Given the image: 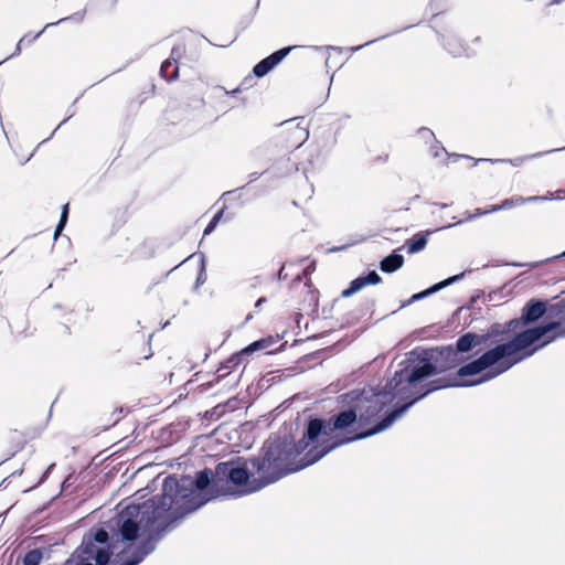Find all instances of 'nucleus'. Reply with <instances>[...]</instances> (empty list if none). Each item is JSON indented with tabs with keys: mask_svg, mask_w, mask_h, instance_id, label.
<instances>
[{
	"mask_svg": "<svg viewBox=\"0 0 565 565\" xmlns=\"http://www.w3.org/2000/svg\"><path fill=\"white\" fill-rule=\"evenodd\" d=\"M559 323L551 322L534 329L525 330L518 334L510 342L499 344L495 348L483 353L479 359L461 366L458 370V376H480L472 381L447 382L437 380L431 382L430 387L420 392L418 384L426 377L437 374L440 369L436 365L437 359L434 352L414 351L407 359V364L396 371L394 376L387 382L383 391L374 394L373 399L366 397L369 405L365 412L360 408L359 417L361 420H369L381 412L386 403L394 398L408 399V403L399 409L392 412L379 425L369 431L361 434H347V428L351 427L358 418L355 411L349 409L341 412L333 420L311 419L307 427V433L296 447L299 451L297 462L301 469L313 465L335 447L356 439L372 436L388 428L417 399L424 397L429 392L448 386H473L490 381L508 371L518 362L531 356L537 348H541L553 340L554 337L545 338L551 331L556 329Z\"/></svg>",
	"mask_w": 565,
	"mask_h": 565,
	"instance_id": "nucleus-1",
	"label": "nucleus"
},
{
	"mask_svg": "<svg viewBox=\"0 0 565 565\" xmlns=\"http://www.w3.org/2000/svg\"><path fill=\"white\" fill-rule=\"evenodd\" d=\"M193 482L190 478H183L181 483L174 477H168L163 481L162 494L157 502H145L142 505H129L118 515V526L122 542H131L141 535L149 536L161 526L175 519L178 514L198 509L204 502L188 504V486ZM190 495L194 491L190 490Z\"/></svg>",
	"mask_w": 565,
	"mask_h": 565,
	"instance_id": "nucleus-2",
	"label": "nucleus"
},
{
	"mask_svg": "<svg viewBox=\"0 0 565 565\" xmlns=\"http://www.w3.org/2000/svg\"><path fill=\"white\" fill-rule=\"evenodd\" d=\"M299 451L289 443L271 441L258 461L256 459L236 462H221L216 467L218 478L227 477L232 484L238 487L235 494L243 495L260 490L281 477L301 470L297 462Z\"/></svg>",
	"mask_w": 565,
	"mask_h": 565,
	"instance_id": "nucleus-3",
	"label": "nucleus"
},
{
	"mask_svg": "<svg viewBox=\"0 0 565 565\" xmlns=\"http://www.w3.org/2000/svg\"><path fill=\"white\" fill-rule=\"evenodd\" d=\"M107 541L108 533L105 530H98L94 535H87L81 547L64 565H107L110 557Z\"/></svg>",
	"mask_w": 565,
	"mask_h": 565,
	"instance_id": "nucleus-4",
	"label": "nucleus"
},
{
	"mask_svg": "<svg viewBox=\"0 0 565 565\" xmlns=\"http://www.w3.org/2000/svg\"><path fill=\"white\" fill-rule=\"evenodd\" d=\"M292 47H284L260 61L258 64L254 66V74L257 77H263L264 75H266L274 66H276L280 61H282L288 55Z\"/></svg>",
	"mask_w": 565,
	"mask_h": 565,
	"instance_id": "nucleus-5",
	"label": "nucleus"
},
{
	"mask_svg": "<svg viewBox=\"0 0 565 565\" xmlns=\"http://www.w3.org/2000/svg\"><path fill=\"white\" fill-rule=\"evenodd\" d=\"M381 281V277L376 271H371L366 276L358 277L351 281L350 287L342 291L343 297H350L353 294L361 290L363 287L367 285H376Z\"/></svg>",
	"mask_w": 565,
	"mask_h": 565,
	"instance_id": "nucleus-6",
	"label": "nucleus"
},
{
	"mask_svg": "<svg viewBox=\"0 0 565 565\" xmlns=\"http://www.w3.org/2000/svg\"><path fill=\"white\" fill-rule=\"evenodd\" d=\"M430 231L419 232L406 242L408 254H415L423 250L427 244Z\"/></svg>",
	"mask_w": 565,
	"mask_h": 565,
	"instance_id": "nucleus-7",
	"label": "nucleus"
},
{
	"mask_svg": "<svg viewBox=\"0 0 565 565\" xmlns=\"http://www.w3.org/2000/svg\"><path fill=\"white\" fill-rule=\"evenodd\" d=\"M404 264V257L398 254H392L387 257H385L381 262V270L384 273H394L397 269H399Z\"/></svg>",
	"mask_w": 565,
	"mask_h": 565,
	"instance_id": "nucleus-8",
	"label": "nucleus"
},
{
	"mask_svg": "<svg viewBox=\"0 0 565 565\" xmlns=\"http://www.w3.org/2000/svg\"><path fill=\"white\" fill-rule=\"evenodd\" d=\"M537 200H543V198L531 196L527 199H523L521 196H516V198H512V199H507L501 204L490 206L488 212H497V211H501V210H507V209H510L515 205H521L527 201H537Z\"/></svg>",
	"mask_w": 565,
	"mask_h": 565,
	"instance_id": "nucleus-9",
	"label": "nucleus"
},
{
	"mask_svg": "<svg viewBox=\"0 0 565 565\" xmlns=\"http://www.w3.org/2000/svg\"><path fill=\"white\" fill-rule=\"evenodd\" d=\"M462 277H463V273H461L459 275H455L452 277H449V278H447V279H445V280L434 285L429 289L414 295L413 299H422V298H424V297H426L428 295H431V294H434V292H436V291H438V290H440V289L451 285L452 282H456V281L460 280Z\"/></svg>",
	"mask_w": 565,
	"mask_h": 565,
	"instance_id": "nucleus-10",
	"label": "nucleus"
},
{
	"mask_svg": "<svg viewBox=\"0 0 565 565\" xmlns=\"http://www.w3.org/2000/svg\"><path fill=\"white\" fill-rule=\"evenodd\" d=\"M545 312V303L537 301L526 307L523 319L525 322H533L541 318Z\"/></svg>",
	"mask_w": 565,
	"mask_h": 565,
	"instance_id": "nucleus-11",
	"label": "nucleus"
},
{
	"mask_svg": "<svg viewBox=\"0 0 565 565\" xmlns=\"http://www.w3.org/2000/svg\"><path fill=\"white\" fill-rule=\"evenodd\" d=\"M479 343V337L472 333H467L460 337L457 341V350L459 352H468Z\"/></svg>",
	"mask_w": 565,
	"mask_h": 565,
	"instance_id": "nucleus-12",
	"label": "nucleus"
},
{
	"mask_svg": "<svg viewBox=\"0 0 565 565\" xmlns=\"http://www.w3.org/2000/svg\"><path fill=\"white\" fill-rule=\"evenodd\" d=\"M211 475L212 473L209 470H203V471L199 472V475L194 481L196 490H204L210 484Z\"/></svg>",
	"mask_w": 565,
	"mask_h": 565,
	"instance_id": "nucleus-13",
	"label": "nucleus"
},
{
	"mask_svg": "<svg viewBox=\"0 0 565 565\" xmlns=\"http://www.w3.org/2000/svg\"><path fill=\"white\" fill-rule=\"evenodd\" d=\"M42 553L39 550H32L26 553L23 559L24 565H40Z\"/></svg>",
	"mask_w": 565,
	"mask_h": 565,
	"instance_id": "nucleus-14",
	"label": "nucleus"
},
{
	"mask_svg": "<svg viewBox=\"0 0 565 565\" xmlns=\"http://www.w3.org/2000/svg\"><path fill=\"white\" fill-rule=\"evenodd\" d=\"M67 215H68V204L66 203L64 206H63V210H62V214H61V218H60V222L56 226V230H55V238L61 234V232L63 231L65 224H66V221H67Z\"/></svg>",
	"mask_w": 565,
	"mask_h": 565,
	"instance_id": "nucleus-15",
	"label": "nucleus"
},
{
	"mask_svg": "<svg viewBox=\"0 0 565 565\" xmlns=\"http://www.w3.org/2000/svg\"><path fill=\"white\" fill-rule=\"evenodd\" d=\"M294 134L296 135L297 137V140H298V145L297 147H299L307 138H308V131L306 128H302L300 127L299 125H297L294 129Z\"/></svg>",
	"mask_w": 565,
	"mask_h": 565,
	"instance_id": "nucleus-16",
	"label": "nucleus"
},
{
	"mask_svg": "<svg viewBox=\"0 0 565 565\" xmlns=\"http://www.w3.org/2000/svg\"><path fill=\"white\" fill-rule=\"evenodd\" d=\"M265 348H266V341L260 340V341H255L252 344H249L243 352L250 353V352H254V351H257L260 349H265Z\"/></svg>",
	"mask_w": 565,
	"mask_h": 565,
	"instance_id": "nucleus-17",
	"label": "nucleus"
},
{
	"mask_svg": "<svg viewBox=\"0 0 565 565\" xmlns=\"http://www.w3.org/2000/svg\"><path fill=\"white\" fill-rule=\"evenodd\" d=\"M221 216H222V212H218L217 214H215L213 216V218L211 220V222L209 223V225L204 230V235L210 234L215 228V226L218 223Z\"/></svg>",
	"mask_w": 565,
	"mask_h": 565,
	"instance_id": "nucleus-18",
	"label": "nucleus"
},
{
	"mask_svg": "<svg viewBox=\"0 0 565 565\" xmlns=\"http://www.w3.org/2000/svg\"><path fill=\"white\" fill-rule=\"evenodd\" d=\"M488 213H489L488 210L482 211L480 209H477L472 215L467 217V220H471V218H473L476 216L484 215V214H488Z\"/></svg>",
	"mask_w": 565,
	"mask_h": 565,
	"instance_id": "nucleus-19",
	"label": "nucleus"
},
{
	"mask_svg": "<svg viewBox=\"0 0 565 565\" xmlns=\"http://www.w3.org/2000/svg\"><path fill=\"white\" fill-rule=\"evenodd\" d=\"M172 65L171 61L170 60H167L162 65H161V72L162 73H167L168 72V68Z\"/></svg>",
	"mask_w": 565,
	"mask_h": 565,
	"instance_id": "nucleus-20",
	"label": "nucleus"
},
{
	"mask_svg": "<svg viewBox=\"0 0 565 565\" xmlns=\"http://www.w3.org/2000/svg\"><path fill=\"white\" fill-rule=\"evenodd\" d=\"M264 301H265V298L258 299V301L256 302V307H259L260 305H263Z\"/></svg>",
	"mask_w": 565,
	"mask_h": 565,
	"instance_id": "nucleus-21",
	"label": "nucleus"
},
{
	"mask_svg": "<svg viewBox=\"0 0 565 565\" xmlns=\"http://www.w3.org/2000/svg\"><path fill=\"white\" fill-rule=\"evenodd\" d=\"M177 71H178V68L175 67V68L173 70V73H172L171 77H175V76H177Z\"/></svg>",
	"mask_w": 565,
	"mask_h": 565,
	"instance_id": "nucleus-22",
	"label": "nucleus"
},
{
	"mask_svg": "<svg viewBox=\"0 0 565 565\" xmlns=\"http://www.w3.org/2000/svg\"><path fill=\"white\" fill-rule=\"evenodd\" d=\"M561 256L565 257V250L561 254Z\"/></svg>",
	"mask_w": 565,
	"mask_h": 565,
	"instance_id": "nucleus-23",
	"label": "nucleus"
},
{
	"mask_svg": "<svg viewBox=\"0 0 565 565\" xmlns=\"http://www.w3.org/2000/svg\"><path fill=\"white\" fill-rule=\"evenodd\" d=\"M563 333H565V321H564V329H563Z\"/></svg>",
	"mask_w": 565,
	"mask_h": 565,
	"instance_id": "nucleus-24",
	"label": "nucleus"
}]
</instances>
